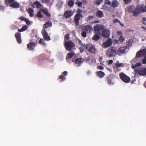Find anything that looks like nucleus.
<instances>
[{"mask_svg": "<svg viewBox=\"0 0 146 146\" xmlns=\"http://www.w3.org/2000/svg\"><path fill=\"white\" fill-rule=\"evenodd\" d=\"M134 70L135 73L138 74L141 76L146 75V68H138L137 69H135Z\"/></svg>", "mask_w": 146, "mask_h": 146, "instance_id": "5", "label": "nucleus"}, {"mask_svg": "<svg viewBox=\"0 0 146 146\" xmlns=\"http://www.w3.org/2000/svg\"><path fill=\"white\" fill-rule=\"evenodd\" d=\"M52 22L50 21H48L45 23L43 25V29H46L48 28L49 27L52 26Z\"/></svg>", "mask_w": 146, "mask_h": 146, "instance_id": "23", "label": "nucleus"}, {"mask_svg": "<svg viewBox=\"0 0 146 146\" xmlns=\"http://www.w3.org/2000/svg\"><path fill=\"white\" fill-rule=\"evenodd\" d=\"M141 62H138L136 63L135 64H132L131 66V68L133 69L135 68L138 66H140L141 65Z\"/></svg>", "mask_w": 146, "mask_h": 146, "instance_id": "31", "label": "nucleus"}, {"mask_svg": "<svg viewBox=\"0 0 146 146\" xmlns=\"http://www.w3.org/2000/svg\"><path fill=\"white\" fill-rule=\"evenodd\" d=\"M104 4L108 5H111V2L110 1V0H105Z\"/></svg>", "mask_w": 146, "mask_h": 146, "instance_id": "40", "label": "nucleus"}, {"mask_svg": "<svg viewBox=\"0 0 146 146\" xmlns=\"http://www.w3.org/2000/svg\"><path fill=\"white\" fill-rule=\"evenodd\" d=\"M10 6L13 8H18L19 7V4L18 2L15 1L11 4Z\"/></svg>", "mask_w": 146, "mask_h": 146, "instance_id": "22", "label": "nucleus"}, {"mask_svg": "<svg viewBox=\"0 0 146 146\" xmlns=\"http://www.w3.org/2000/svg\"><path fill=\"white\" fill-rule=\"evenodd\" d=\"M85 47L81 46L79 48L80 50V52H82L84 51V50L85 48Z\"/></svg>", "mask_w": 146, "mask_h": 146, "instance_id": "50", "label": "nucleus"}, {"mask_svg": "<svg viewBox=\"0 0 146 146\" xmlns=\"http://www.w3.org/2000/svg\"><path fill=\"white\" fill-rule=\"evenodd\" d=\"M84 61V59L82 58H78L75 59L74 62L77 64H78V66L81 65Z\"/></svg>", "mask_w": 146, "mask_h": 146, "instance_id": "20", "label": "nucleus"}, {"mask_svg": "<svg viewBox=\"0 0 146 146\" xmlns=\"http://www.w3.org/2000/svg\"><path fill=\"white\" fill-rule=\"evenodd\" d=\"M27 28H28V27H27V25H25L24 26H23L22 27V28L23 29V31H26V30H27Z\"/></svg>", "mask_w": 146, "mask_h": 146, "instance_id": "48", "label": "nucleus"}, {"mask_svg": "<svg viewBox=\"0 0 146 146\" xmlns=\"http://www.w3.org/2000/svg\"><path fill=\"white\" fill-rule=\"evenodd\" d=\"M95 18L93 16H89L87 18V21L89 22L90 24H93L96 23H98L99 21L98 20H94L92 21L91 19H92L93 18Z\"/></svg>", "mask_w": 146, "mask_h": 146, "instance_id": "13", "label": "nucleus"}, {"mask_svg": "<svg viewBox=\"0 0 146 146\" xmlns=\"http://www.w3.org/2000/svg\"><path fill=\"white\" fill-rule=\"evenodd\" d=\"M140 10L141 11L143 12H146V7L145 6L143 5H141L140 7Z\"/></svg>", "mask_w": 146, "mask_h": 146, "instance_id": "33", "label": "nucleus"}, {"mask_svg": "<svg viewBox=\"0 0 146 146\" xmlns=\"http://www.w3.org/2000/svg\"><path fill=\"white\" fill-rule=\"evenodd\" d=\"M127 46H123L120 47L117 51V53L119 55L125 52Z\"/></svg>", "mask_w": 146, "mask_h": 146, "instance_id": "10", "label": "nucleus"}, {"mask_svg": "<svg viewBox=\"0 0 146 146\" xmlns=\"http://www.w3.org/2000/svg\"><path fill=\"white\" fill-rule=\"evenodd\" d=\"M138 8L137 7V10H135L134 11H133V15L135 16H136L137 14L140 13V11L138 10Z\"/></svg>", "mask_w": 146, "mask_h": 146, "instance_id": "36", "label": "nucleus"}, {"mask_svg": "<svg viewBox=\"0 0 146 146\" xmlns=\"http://www.w3.org/2000/svg\"><path fill=\"white\" fill-rule=\"evenodd\" d=\"M103 29V26L102 25L97 24L94 27L95 33H96V31L98 32V33L100 32V31L102 30Z\"/></svg>", "mask_w": 146, "mask_h": 146, "instance_id": "11", "label": "nucleus"}, {"mask_svg": "<svg viewBox=\"0 0 146 146\" xmlns=\"http://www.w3.org/2000/svg\"><path fill=\"white\" fill-rule=\"evenodd\" d=\"M113 21L114 23H115L117 22L119 23V20L118 19H116L113 20Z\"/></svg>", "mask_w": 146, "mask_h": 146, "instance_id": "57", "label": "nucleus"}, {"mask_svg": "<svg viewBox=\"0 0 146 146\" xmlns=\"http://www.w3.org/2000/svg\"><path fill=\"white\" fill-rule=\"evenodd\" d=\"M112 44V41L111 39H109L106 42L103 43V46L104 48H106L110 46Z\"/></svg>", "mask_w": 146, "mask_h": 146, "instance_id": "12", "label": "nucleus"}, {"mask_svg": "<svg viewBox=\"0 0 146 146\" xmlns=\"http://www.w3.org/2000/svg\"><path fill=\"white\" fill-rule=\"evenodd\" d=\"M135 10V8L134 6H129L127 10V11L129 13L133 12Z\"/></svg>", "mask_w": 146, "mask_h": 146, "instance_id": "28", "label": "nucleus"}, {"mask_svg": "<svg viewBox=\"0 0 146 146\" xmlns=\"http://www.w3.org/2000/svg\"><path fill=\"white\" fill-rule=\"evenodd\" d=\"M116 53V48L114 47H111L106 52L107 55L109 57L115 56Z\"/></svg>", "mask_w": 146, "mask_h": 146, "instance_id": "2", "label": "nucleus"}, {"mask_svg": "<svg viewBox=\"0 0 146 146\" xmlns=\"http://www.w3.org/2000/svg\"><path fill=\"white\" fill-rule=\"evenodd\" d=\"M59 78L62 82L63 81L66 79L65 77L62 75H60L59 76Z\"/></svg>", "mask_w": 146, "mask_h": 146, "instance_id": "39", "label": "nucleus"}, {"mask_svg": "<svg viewBox=\"0 0 146 146\" xmlns=\"http://www.w3.org/2000/svg\"><path fill=\"white\" fill-rule=\"evenodd\" d=\"M26 22V23L28 25H30V22L29 21V20L28 19H26V20H25V21Z\"/></svg>", "mask_w": 146, "mask_h": 146, "instance_id": "52", "label": "nucleus"}, {"mask_svg": "<svg viewBox=\"0 0 146 146\" xmlns=\"http://www.w3.org/2000/svg\"><path fill=\"white\" fill-rule=\"evenodd\" d=\"M113 62V60H109L108 63L109 64H112Z\"/></svg>", "mask_w": 146, "mask_h": 146, "instance_id": "59", "label": "nucleus"}, {"mask_svg": "<svg viewBox=\"0 0 146 146\" xmlns=\"http://www.w3.org/2000/svg\"><path fill=\"white\" fill-rule=\"evenodd\" d=\"M49 0H45V2L46 3H48V2H49Z\"/></svg>", "mask_w": 146, "mask_h": 146, "instance_id": "63", "label": "nucleus"}, {"mask_svg": "<svg viewBox=\"0 0 146 146\" xmlns=\"http://www.w3.org/2000/svg\"><path fill=\"white\" fill-rule=\"evenodd\" d=\"M119 77L121 80L126 83H129L130 82V78L124 73H121L119 74Z\"/></svg>", "mask_w": 146, "mask_h": 146, "instance_id": "6", "label": "nucleus"}, {"mask_svg": "<svg viewBox=\"0 0 146 146\" xmlns=\"http://www.w3.org/2000/svg\"><path fill=\"white\" fill-rule=\"evenodd\" d=\"M102 35L104 37H108L109 36L110 32L108 30L104 29L102 31Z\"/></svg>", "mask_w": 146, "mask_h": 146, "instance_id": "18", "label": "nucleus"}, {"mask_svg": "<svg viewBox=\"0 0 146 146\" xmlns=\"http://www.w3.org/2000/svg\"><path fill=\"white\" fill-rule=\"evenodd\" d=\"M115 65L117 67H122L124 66V64L123 63H116L115 64Z\"/></svg>", "mask_w": 146, "mask_h": 146, "instance_id": "42", "label": "nucleus"}, {"mask_svg": "<svg viewBox=\"0 0 146 146\" xmlns=\"http://www.w3.org/2000/svg\"><path fill=\"white\" fill-rule=\"evenodd\" d=\"M18 31L19 32L24 31L22 28L21 29H18Z\"/></svg>", "mask_w": 146, "mask_h": 146, "instance_id": "61", "label": "nucleus"}, {"mask_svg": "<svg viewBox=\"0 0 146 146\" xmlns=\"http://www.w3.org/2000/svg\"><path fill=\"white\" fill-rule=\"evenodd\" d=\"M78 42L79 44L81 46L85 47V45L83 44L80 40H79V41Z\"/></svg>", "mask_w": 146, "mask_h": 146, "instance_id": "53", "label": "nucleus"}, {"mask_svg": "<svg viewBox=\"0 0 146 146\" xmlns=\"http://www.w3.org/2000/svg\"><path fill=\"white\" fill-rule=\"evenodd\" d=\"M86 32L84 31L82 32L81 33L82 36L84 37H85L86 36Z\"/></svg>", "mask_w": 146, "mask_h": 146, "instance_id": "45", "label": "nucleus"}, {"mask_svg": "<svg viewBox=\"0 0 146 146\" xmlns=\"http://www.w3.org/2000/svg\"><path fill=\"white\" fill-rule=\"evenodd\" d=\"M36 16L39 18H42L43 17L42 13L40 11L38 12L36 14Z\"/></svg>", "mask_w": 146, "mask_h": 146, "instance_id": "41", "label": "nucleus"}, {"mask_svg": "<svg viewBox=\"0 0 146 146\" xmlns=\"http://www.w3.org/2000/svg\"><path fill=\"white\" fill-rule=\"evenodd\" d=\"M144 86L146 88V81L144 84Z\"/></svg>", "mask_w": 146, "mask_h": 146, "instance_id": "64", "label": "nucleus"}, {"mask_svg": "<svg viewBox=\"0 0 146 146\" xmlns=\"http://www.w3.org/2000/svg\"><path fill=\"white\" fill-rule=\"evenodd\" d=\"M125 39L121 35L118 38V41L117 43H121L122 42L125 41Z\"/></svg>", "mask_w": 146, "mask_h": 146, "instance_id": "30", "label": "nucleus"}, {"mask_svg": "<svg viewBox=\"0 0 146 146\" xmlns=\"http://www.w3.org/2000/svg\"><path fill=\"white\" fill-rule=\"evenodd\" d=\"M119 3L117 0H113L110 5L111 7L113 8H116L118 6Z\"/></svg>", "mask_w": 146, "mask_h": 146, "instance_id": "19", "label": "nucleus"}, {"mask_svg": "<svg viewBox=\"0 0 146 146\" xmlns=\"http://www.w3.org/2000/svg\"><path fill=\"white\" fill-rule=\"evenodd\" d=\"M41 33L43 35L44 39L46 41H49L50 40V37L48 36V33L45 29H42V30Z\"/></svg>", "mask_w": 146, "mask_h": 146, "instance_id": "8", "label": "nucleus"}, {"mask_svg": "<svg viewBox=\"0 0 146 146\" xmlns=\"http://www.w3.org/2000/svg\"><path fill=\"white\" fill-rule=\"evenodd\" d=\"M35 5H36V7L38 9L40 8L42 6L41 4L38 1H36L33 3L32 5V7L35 8L34 6Z\"/></svg>", "mask_w": 146, "mask_h": 146, "instance_id": "21", "label": "nucleus"}, {"mask_svg": "<svg viewBox=\"0 0 146 146\" xmlns=\"http://www.w3.org/2000/svg\"><path fill=\"white\" fill-rule=\"evenodd\" d=\"M145 55H146V49H145L138 51L136 54V57L139 58Z\"/></svg>", "mask_w": 146, "mask_h": 146, "instance_id": "9", "label": "nucleus"}, {"mask_svg": "<svg viewBox=\"0 0 146 146\" xmlns=\"http://www.w3.org/2000/svg\"><path fill=\"white\" fill-rule=\"evenodd\" d=\"M123 1L125 4L127 5L130 3L131 2L132 0H123Z\"/></svg>", "mask_w": 146, "mask_h": 146, "instance_id": "38", "label": "nucleus"}, {"mask_svg": "<svg viewBox=\"0 0 146 146\" xmlns=\"http://www.w3.org/2000/svg\"><path fill=\"white\" fill-rule=\"evenodd\" d=\"M99 61L100 62L101 64H103L104 61L103 60V58L102 57H100L98 58Z\"/></svg>", "mask_w": 146, "mask_h": 146, "instance_id": "43", "label": "nucleus"}, {"mask_svg": "<svg viewBox=\"0 0 146 146\" xmlns=\"http://www.w3.org/2000/svg\"><path fill=\"white\" fill-rule=\"evenodd\" d=\"M97 17L99 18H102L104 15L103 12L101 11H98L96 13Z\"/></svg>", "mask_w": 146, "mask_h": 146, "instance_id": "27", "label": "nucleus"}, {"mask_svg": "<svg viewBox=\"0 0 146 146\" xmlns=\"http://www.w3.org/2000/svg\"><path fill=\"white\" fill-rule=\"evenodd\" d=\"M100 32H98L92 37V39L94 40L97 41L100 38Z\"/></svg>", "mask_w": 146, "mask_h": 146, "instance_id": "25", "label": "nucleus"}, {"mask_svg": "<svg viewBox=\"0 0 146 146\" xmlns=\"http://www.w3.org/2000/svg\"><path fill=\"white\" fill-rule=\"evenodd\" d=\"M15 37L16 38L17 42L19 44L22 42L21 34L19 33H16L15 34Z\"/></svg>", "mask_w": 146, "mask_h": 146, "instance_id": "14", "label": "nucleus"}, {"mask_svg": "<svg viewBox=\"0 0 146 146\" xmlns=\"http://www.w3.org/2000/svg\"><path fill=\"white\" fill-rule=\"evenodd\" d=\"M117 33L118 35H122V32L121 31H119L117 32Z\"/></svg>", "mask_w": 146, "mask_h": 146, "instance_id": "58", "label": "nucleus"}, {"mask_svg": "<svg viewBox=\"0 0 146 146\" xmlns=\"http://www.w3.org/2000/svg\"><path fill=\"white\" fill-rule=\"evenodd\" d=\"M142 22L143 24L146 25V18L144 17H143Z\"/></svg>", "mask_w": 146, "mask_h": 146, "instance_id": "46", "label": "nucleus"}, {"mask_svg": "<svg viewBox=\"0 0 146 146\" xmlns=\"http://www.w3.org/2000/svg\"><path fill=\"white\" fill-rule=\"evenodd\" d=\"M27 45V47L29 50H33L34 48L37 44V42L36 40L34 42L31 41Z\"/></svg>", "mask_w": 146, "mask_h": 146, "instance_id": "7", "label": "nucleus"}, {"mask_svg": "<svg viewBox=\"0 0 146 146\" xmlns=\"http://www.w3.org/2000/svg\"><path fill=\"white\" fill-rule=\"evenodd\" d=\"M75 4L78 5V7H82V4L81 1H78L77 2L75 3Z\"/></svg>", "mask_w": 146, "mask_h": 146, "instance_id": "37", "label": "nucleus"}, {"mask_svg": "<svg viewBox=\"0 0 146 146\" xmlns=\"http://www.w3.org/2000/svg\"><path fill=\"white\" fill-rule=\"evenodd\" d=\"M38 43L41 45H45L44 40L42 38L40 39L38 41Z\"/></svg>", "mask_w": 146, "mask_h": 146, "instance_id": "35", "label": "nucleus"}, {"mask_svg": "<svg viewBox=\"0 0 146 146\" xmlns=\"http://www.w3.org/2000/svg\"><path fill=\"white\" fill-rule=\"evenodd\" d=\"M97 68L100 70H103L104 69V67L101 65L97 66Z\"/></svg>", "mask_w": 146, "mask_h": 146, "instance_id": "55", "label": "nucleus"}, {"mask_svg": "<svg viewBox=\"0 0 146 146\" xmlns=\"http://www.w3.org/2000/svg\"><path fill=\"white\" fill-rule=\"evenodd\" d=\"M26 19V18H25V17H22V16L20 17H19V19H20L22 21H25Z\"/></svg>", "mask_w": 146, "mask_h": 146, "instance_id": "51", "label": "nucleus"}, {"mask_svg": "<svg viewBox=\"0 0 146 146\" xmlns=\"http://www.w3.org/2000/svg\"><path fill=\"white\" fill-rule=\"evenodd\" d=\"M73 14V12L72 11H66L64 13V16L65 18H69L71 17Z\"/></svg>", "mask_w": 146, "mask_h": 146, "instance_id": "16", "label": "nucleus"}, {"mask_svg": "<svg viewBox=\"0 0 146 146\" xmlns=\"http://www.w3.org/2000/svg\"><path fill=\"white\" fill-rule=\"evenodd\" d=\"M82 11L80 9H77V13L75 15L74 17V21L76 25L78 26L79 25V21L80 18L83 17V15L82 14Z\"/></svg>", "mask_w": 146, "mask_h": 146, "instance_id": "1", "label": "nucleus"}, {"mask_svg": "<svg viewBox=\"0 0 146 146\" xmlns=\"http://www.w3.org/2000/svg\"><path fill=\"white\" fill-rule=\"evenodd\" d=\"M86 48L88 51L92 53L95 54L96 53L97 50L95 46L90 43L86 44Z\"/></svg>", "mask_w": 146, "mask_h": 146, "instance_id": "4", "label": "nucleus"}, {"mask_svg": "<svg viewBox=\"0 0 146 146\" xmlns=\"http://www.w3.org/2000/svg\"><path fill=\"white\" fill-rule=\"evenodd\" d=\"M64 46L66 50L68 51H71L74 47V44L72 41L69 40L64 43Z\"/></svg>", "mask_w": 146, "mask_h": 146, "instance_id": "3", "label": "nucleus"}, {"mask_svg": "<svg viewBox=\"0 0 146 146\" xmlns=\"http://www.w3.org/2000/svg\"><path fill=\"white\" fill-rule=\"evenodd\" d=\"M97 75L100 78H102L105 75L104 73L102 71H99L96 72Z\"/></svg>", "mask_w": 146, "mask_h": 146, "instance_id": "26", "label": "nucleus"}, {"mask_svg": "<svg viewBox=\"0 0 146 146\" xmlns=\"http://www.w3.org/2000/svg\"><path fill=\"white\" fill-rule=\"evenodd\" d=\"M74 1L71 0L69 1L68 2V5L69 7H72L74 5Z\"/></svg>", "mask_w": 146, "mask_h": 146, "instance_id": "34", "label": "nucleus"}, {"mask_svg": "<svg viewBox=\"0 0 146 146\" xmlns=\"http://www.w3.org/2000/svg\"><path fill=\"white\" fill-rule=\"evenodd\" d=\"M5 7L0 6V10H4V9Z\"/></svg>", "mask_w": 146, "mask_h": 146, "instance_id": "60", "label": "nucleus"}, {"mask_svg": "<svg viewBox=\"0 0 146 146\" xmlns=\"http://www.w3.org/2000/svg\"><path fill=\"white\" fill-rule=\"evenodd\" d=\"M92 29V27L90 25H86L83 27V30L87 33H88L91 31Z\"/></svg>", "mask_w": 146, "mask_h": 146, "instance_id": "15", "label": "nucleus"}, {"mask_svg": "<svg viewBox=\"0 0 146 146\" xmlns=\"http://www.w3.org/2000/svg\"><path fill=\"white\" fill-rule=\"evenodd\" d=\"M107 80L109 85H113L114 84L113 78L111 76H109L107 77Z\"/></svg>", "mask_w": 146, "mask_h": 146, "instance_id": "17", "label": "nucleus"}, {"mask_svg": "<svg viewBox=\"0 0 146 146\" xmlns=\"http://www.w3.org/2000/svg\"><path fill=\"white\" fill-rule=\"evenodd\" d=\"M142 63L143 64H146V55L143 58L142 61Z\"/></svg>", "mask_w": 146, "mask_h": 146, "instance_id": "47", "label": "nucleus"}, {"mask_svg": "<svg viewBox=\"0 0 146 146\" xmlns=\"http://www.w3.org/2000/svg\"><path fill=\"white\" fill-rule=\"evenodd\" d=\"M74 54H75L74 52L69 53L67 54L66 57L68 59L72 57Z\"/></svg>", "mask_w": 146, "mask_h": 146, "instance_id": "32", "label": "nucleus"}, {"mask_svg": "<svg viewBox=\"0 0 146 146\" xmlns=\"http://www.w3.org/2000/svg\"><path fill=\"white\" fill-rule=\"evenodd\" d=\"M63 76H66L68 74V72L66 71L64 72L62 74Z\"/></svg>", "mask_w": 146, "mask_h": 146, "instance_id": "54", "label": "nucleus"}, {"mask_svg": "<svg viewBox=\"0 0 146 146\" xmlns=\"http://www.w3.org/2000/svg\"><path fill=\"white\" fill-rule=\"evenodd\" d=\"M40 11L48 17L51 16V15L48 13V10L46 8L42 9Z\"/></svg>", "mask_w": 146, "mask_h": 146, "instance_id": "24", "label": "nucleus"}, {"mask_svg": "<svg viewBox=\"0 0 146 146\" xmlns=\"http://www.w3.org/2000/svg\"><path fill=\"white\" fill-rule=\"evenodd\" d=\"M5 1L7 4H10L14 1V0H5Z\"/></svg>", "mask_w": 146, "mask_h": 146, "instance_id": "49", "label": "nucleus"}, {"mask_svg": "<svg viewBox=\"0 0 146 146\" xmlns=\"http://www.w3.org/2000/svg\"><path fill=\"white\" fill-rule=\"evenodd\" d=\"M28 12L29 14V15L31 17H33L34 16V11L33 9L31 8H29L28 9Z\"/></svg>", "mask_w": 146, "mask_h": 146, "instance_id": "29", "label": "nucleus"}, {"mask_svg": "<svg viewBox=\"0 0 146 146\" xmlns=\"http://www.w3.org/2000/svg\"><path fill=\"white\" fill-rule=\"evenodd\" d=\"M103 0H98V1H96V3L98 5H99L101 3V2H102Z\"/></svg>", "mask_w": 146, "mask_h": 146, "instance_id": "44", "label": "nucleus"}, {"mask_svg": "<svg viewBox=\"0 0 146 146\" xmlns=\"http://www.w3.org/2000/svg\"><path fill=\"white\" fill-rule=\"evenodd\" d=\"M69 39V35H66L65 36L64 40H68Z\"/></svg>", "mask_w": 146, "mask_h": 146, "instance_id": "56", "label": "nucleus"}, {"mask_svg": "<svg viewBox=\"0 0 146 146\" xmlns=\"http://www.w3.org/2000/svg\"><path fill=\"white\" fill-rule=\"evenodd\" d=\"M119 23L120 25H121V26L123 27H124V25L123 24H122L120 21L119 22Z\"/></svg>", "mask_w": 146, "mask_h": 146, "instance_id": "62", "label": "nucleus"}]
</instances>
